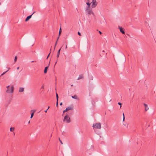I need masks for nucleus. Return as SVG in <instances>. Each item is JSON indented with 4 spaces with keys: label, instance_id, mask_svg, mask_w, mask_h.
<instances>
[{
    "label": "nucleus",
    "instance_id": "obj_3",
    "mask_svg": "<svg viewBox=\"0 0 156 156\" xmlns=\"http://www.w3.org/2000/svg\"><path fill=\"white\" fill-rule=\"evenodd\" d=\"M63 121L66 122L67 123H68L70 122V118L68 117L67 115H66L65 116L63 119Z\"/></svg>",
    "mask_w": 156,
    "mask_h": 156
},
{
    "label": "nucleus",
    "instance_id": "obj_2",
    "mask_svg": "<svg viewBox=\"0 0 156 156\" xmlns=\"http://www.w3.org/2000/svg\"><path fill=\"white\" fill-rule=\"evenodd\" d=\"M93 129H100L101 128V124L100 123H96L93 125Z\"/></svg>",
    "mask_w": 156,
    "mask_h": 156
},
{
    "label": "nucleus",
    "instance_id": "obj_9",
    "mask_svg": "<svg viewBox=\"0 0 156 156\" xmlns=\"http://www.w3.org/2000/svg\"><path fill=\"white\" fill-rule=\"evenodd\" d=\"M73 105H71L70 106H69L68 107L66 108H67V110H72L73 109Z\"/></svg>",
    "mask_w": 156,
    "mask_h": 156
},
{
    "label": "nucleus",
    "instance_id": "obj_22",
    "mask_svg": "<svg viewBox=\"0 0 156 156\" xmlns=\"http://www.w3.org/2000/svg\"><path fill=\"white\" fill-rule=\"evenodd\" d=\"M68 111V110H67V108H66V109L64 110V111H63V114H64V113H65L66 112H67ZM63 114H62V115H63Z\"/></svg>",
    "mask_w": 156,
    "mask_h": 156
},
{
    "label": "nucleus",
    "instance_id": "obj_31",
    "mask_svg": "<svg viewBox=\"0 0 156 156\" xmlns=\"http://www.w3.org/2000/svg\"><path fill=\"white\" fill-rule=\"evenodd\" d=\"M99 33L100 34H102V33H101V31H99Z\"/></svg>",
    "mask_w": 156,
    "mask_h": 156
},
{
    "label": "nucleus",
    "instance_id": "obj_33",
    "mask_svg": "<svg viewBox=\"0 0 156 156\" xmlns=\"http://www.w3.org/2000/svg\"><path fill=\"white\" fill-rule=\"evenodd\" d=\"M9 86H7L6 88L8 89H9L8 88H9Z\"/></svg>",
    "mask_w": 156,
    "mask_h": 156
},
{
    "label": "nucleus",
    "instance_id": "obj_14",
    "mask_svg": "<svg viewBox=\"0 0 156 156\" xmlns=\"http://www.w3.org/2000/svg\"><path fill=\"white\" fill-rule=\"evenodd\" d=\"M61 50V48L58 51L57 54V58H58L59 57V55H60V52Z\"/></svg>",
    "mask_w": 156,
    "mask_h": 156
},
{
    "label": "nucleus",
    "instance_id": "obj_37",
    "mask_svg": "<svg viewBox=\"0 0 156 156\" xmlns=\"http://www.w3.org/2000/svg\"><path fill=\"white\" fill-rule=\"evenodd\" d=\"M19 69V67H18L17 68V69Z\"/></svg>",
    "mask_w": 156,
    "mask_h": 156
},
{
    "label": "nucleus",
    "instance_id": "obj_32",
    "mask_svg": "<svg viewBox=\"0 0 156 156\" xmlns=\"http://www.w3.org/2000/svg\"><path fill=\"white\" fill-rule=\"evenodd\" d=\"M62 105V102H61V103H60V105Z\"/></svg>",
    "mask_w": 156,
    "mask_h": 156
},
{
    "label": "nucleus",
    "instance_id": "obj_16",
    "mask_svg": "<svg viewBox=\"0 0 156 156\" xmlns=\"http://www.w3.org/2000/svg\"><path fill=\"white\" fill-rule=\"evenodd\" d=\"M72 98H74V99H77V97L76 95H74L73 96H72Z\"/></svg>",
    "mask_w": 156,
    "mask_h": 156
},
{
    "label": "nucleus",
    "instance_id": "obj_4",
    "mask_svg": "<svg viewBox=\"0 0 156 156\" xmlns=\"http://www.w3.org/2000/svg\"><path fill=\"white\" fill-rule=\"evenodd\" d=\"M14 87L13 86H11V89H8L6 90V92L8 93H12L13 91Z\"/></svg>",
    "mask_w": 156,
    "mask_h": 156
},
{
    "label": "nucleus",
    "instance_id": "obj_35",
    "mask_svg": "<svg viewBox=\"0 0 156 156\" xmlns=\"http://www.w3.org/2000/svg\"><path fill=\"white\" fill-rule=\"evenodd\" d=\"M48 110V109H47L45 111H44L45 112H47V110Z\"/></svg>",
    "mask_w": 156,
    "mask_h": 156
},
{
    "label": "nucleus",
    "instance_id": "obj_42",
    "mask_svg": "<svg viewBox=\"0 0 156 156\" xmlns=\"http://www.w3.org/2000/svg\"><path fill=\"white\" fill-rule=\"evenodd\" d=\"M49 107H50L49 106H48V108L47 109H48L49 108Z\"/></svg>",
    "mask_w": 156,
    "mask_h": 156
},
{
    "label": "nucleus",
    "instance_id": "obj_25",
    "mask_svg": "<svg viewBox=\"0 0 156 156\" xmlns=\"http://www.w3.org/2000/svg\"><path fill=\"white\" fill-rule=\"evenodd\" d=\"M59 141L62 144H63V143L62 142V141L61 140L60 138H59Z\"/></svg>",
    "mask_w": 156,
    "mask_h": 156
},
{
    "label": "nucleus",
    "instance_id": "obj_13",
    "mask_svg": "<svg viewBox=\"0 0 156 156\" xmlns=\"http://www.w3.org/2000/svg\"><path fill=\"white\" fill-rule=\"evenodd\" d=\"M24 90V88H23L20 87L19 90V92H23Z\"/></svg>",
    "mask_w": 156,
    "mask_h": 156
},
{
    "label": "nucleus",
    "instance_id": "obj_26",
    "mask_svg": "<svg viewBox=\"0 0 156 156\" xmlns=\"http://www.w3.org/2000/svg\"><path fill=\"white\" fill-rule=\"evenodd\" d=\"M57 41H57H57H56V43H55V46L54 48V49H55V46H56V44H57Z\"/></svg>",
    "mask_w": 156,
    "mask_h": 156
},
{
    "label": "nucleus",
    "instance_id": "obj_12",
    "mask_svg": "<svg viewBox=\"0 0 156 156\" xmlns=\"http://www.w3.org/2000/svg\"><path fill=\"white\" fill-rule=\"evenodd\" d=\"M83 74H81L79 75V76L77 80H79L81 79H83Z\"/></svg>",
    "mask_w": 156,
    "mask_h": 156
},
{
    "label": "nucleus",
    "instance_id": "obj_8",
    "mask_svg": "<svg viewBox=\"0 0 156 156\" xmlns=\"http://www.w3.org/2000/svg\"><path fill=\"white\" fill-rule=\"evenodd\" d=\"M144 105L145 106V111H147L148 110L149 108L148 107L147 105V104H146L144 103Z\"/></svg>",
    "mask_w": 156,
    "mask_h": 156
},
{
    "label": "nucleus",
    "instance_id": "obj_1",
    "mask_svg": "<svg viewBox=\"0 0 156 156\" xmlns=\"http://www.w3.org/2000/svg\"><path fill=\"white\" fill-rule=\"evenodd\" d=\"M85 11L88 15H92L93 16H95V14L92 9H90V8H86Z\"/></svg>",
    "mask_w": 156,
    "mask_h": 156
},
{
    "label": "nucleus",
    "instance_id": "obj_48",
    "mask_svg": "<svg viewBox=\"0 0 156 156\" xmlns=\"http://www.w3.org/2000/svg\"><path fill=\"white\" fill-rule=\"evenodd\" d=\"M0 4H1V3H0Z\"/></svg>",
    "mask_w": 156,
    "mask_h": 156
},
{
    "label": "nucleus",
    "instance_id": "obj_46",
    "mask_svg": "<svg viewBox=\"0 0 156 156\" xmlns=\"http://www.w3.org/2000/svg\"><path fill=\"white\" fill-rule=\"evenodd\" d=\"M52 135H51V136H50L51 137Z\"/></svg>",
    "mask_w": 156,
    "mask_h": 156
},
{
    "label": "nucleus",
    "instance_id": "obj_36",
    "mask_svg": "<svg viewBox=\"0 0 156 156\" xmlns=\"http://www.w3.org/2000/svg\"><path fill=\"white\" fill-rule=\"evenodd\" d=\"M57 60L56 62L55 63V65H56V63H57Z\"/></svg>",
    "mask_w": 156,
    "mask_h": 156
},
{
    "label": "nucleus",
    "instance_id": "obj_10",
    "mask_svg": "<svg viewBox=\"0 0 156 156\" xmlns=\"http://www.w3.org/2000/svg\"><path fill=\"white\" fill-rule=\"evenodd\" d=\"M49 64L50 63H49L48 66H46L45 67L44 69V73H47V72L48 68L49 65Z\"/></svg>",
    "mask_w": 156,
    "mask_h": 156
},
{
    "label": "nucleus",
    "instance_id": "obj_34",
    "mask_svg": "<svg viewBox=\"0 0 156 156\" xmlns=\"http://www.w3.org/2000/svg\"><path fill=\"white\" fill-rule=\"evenodd\" d=\"M59 36H58V37L57 38V41H58V39L59 38Z\"/></svg>",
    "mask_w": 156,
    "mask_h": 156
},
{
    "label": "nucleus",
    "instance_id": "obj_28",
    "mask_svg": "<svg viewBox=\"0 0 156 156\" xmlns=\"http://www.w3.org/2000/svg\"><path fill=\"white\" fill-rule=\"evenodd\" d=\"M44 88V85H43L41 87V89H43Z\"/></svg>",
    "mask_w": 156,
    "mask_h": 156
},
{
    "label": "nucleus",
    "instance_id": "obj_5",
    "mask_svg": "<svg viewBox=\"0 0 156 156\" xmlns=\"http://www.w3.org/2000/svg\"><path fill=\"white\" fill-rule=\"evenodd\" d=\"M91 3L92 4V8L95 7L97 5V3L96 0H92Z\"/></svg>",
    "mask_w": 156,
    "mask_h": 156
},
{
    "label": "nucleus",
    "instance_id": "obj_17",
    "mask_svg": "<svg viewBox=\"0 0 156 156\" xmlns=\"http://www.w3.org/2000/svg\"><path fill=\"white\" fill-rule=\"evenodd\" d=\"M62 32V30L61 29V28H60L59 30V36H60Z\"/></svg>",
    "mask_w": 156,
    "mask_h": 156
},
{
    "label": "nucleus",
    "instance_id": "obj_20",
    "mask_svg": "<svg viewBox=\"0 0 156 156\" xmlns=\"http://www.w3.org/2000/svg\"><path fill=\"white\" fill-rule=\"evenodd\" d=\"M56 100L57 101H58V94L56 93Z\"/></svg>",
    "mask_w": 156,
    "mask_h": 156
},
{
    "label": "nucleus",
    "instance_id": "obj_40",
    "mask_svg": "<svg viewBox=\"0 0 156 156\" xmlns=\"http://www.w3.org/2000/svg\"><path fill=\"white\" fill-rule=\"evenodd\" d=\"M102 52H105V51H104V50H103V51H102Z\"/></svg>",
    "mask_w": 156,
    "mask_h": 156
},
{
    "label": "nucleus",
    "instance_id": "obj_43",
    "mask_svg": "<svg viewBox=\"0 0 156 156\" xmlns=\"http://www.w3.org/2000/svg\"><path fill=\"white\" fill-rule=\"evenodd\" d=\"M34 62V61H31V62Z\"/></svg>",
    "mask_w": 156,
    "mask_h": 156
},
{
    "label": "nucleus",
    "instance_id": "obj_7",
    "mask_svg": "<svg viewBox=\"0 0 156 156\" xmlns=\"http://www.w3.org/2000/svg\"><path fill=\"white\" fill-rule=\"evenodd\" d=\"M119 28L120 29V31L122 34H125V32L124 30H123V29L121 27H120L119 26Z\"/></svg>",
    "mask_w": 156,
    "mask_h": 156
},
{
    "label": "nucleus",
    "instance_id": "obj_15",
    "mask_svg": "<svg viewBox=\"0 0 156 156\" xmlns=\"http://www.w3.org/2000/svg\"><path fill=\"white\" fill-rule=\"evenodd\" d=\"M86 4L88 5L86 8H90V5L91 4V3H90L88 2H86Z\"/></svg>",
    "mask_w": 156,
    "mask_h": 156
},
{
    "label": "nucleus",
    "instance_id": "obj_21",
    "mask_svg": "<svg viewBox=\"0 0 156 156\" xmlns=\"http://www.w3.org/2000/svg\"><path fill=\"white\" fill-rule=\"evenodd\" d=\"M10 69V68H8V70H7V71H6V72H4L1 75V76H2L5 73H6L7 72H8L9 70Z\"/></svg>",
    "mask_w": 156,
    "mask_h": 156
},
{
    "label": "nucleus",
    "instance_id": "obj_30",
    "mask_svg": "<svg viewBox=\"0 0 156 156\" xmlns=\"http://www.w3.org/2000/svg\"><path fill=\"white\" fill-rule=\"evenodd\" d=\"M125 120V117H124H124H123V121H124Z\"/></svg>",
    "mask_w": 156,
    "mask_h": 156
},
{
    "label": "nucleus",
    "instance_id": "obj_23",
    "mask_svg": "<svg viewBox=\"0 0 156 156\" xmlns=\"http://www.w3.org/2000/svg\"><path fill=\"white\" fill-rule=\"evenodd\" d=\"M118 104L120 105V108H121L122 107V103L120 102H118Z\"/></svg>",
    "mask_w": 156,
    "mask_h": 156
},
{
    "label": "nucleus",
    "instance_id": "obj_44",
    "mask_svg": "<svg viewBox=\"0 0 156 156\" xmlns=\"http://www.w3.org/2000/svg\"><path fill=\"white\" fill-rule=\"evenodd\" d=\"M48 57H49V56H48L46 58H47V59H48Z\"/></svg>",
    "mask_w": 156,
    "mask_h": 156
},
{
    "label": "nucleus",
    "instance_id": "obj_38",
    "mask_svg": "<svg viewBox=\"0 0 156 156\" xmlns=\"http://www.w3.org/2000/svg\"><path fill=\"white\" fill-rule=\"evenodd\" d=\"M67 48V45H66V49Z\"/></svg>",
    "mask_w": 156,
    "mask_h": 156
},
{
    "label": "nucleus",
    "instance_id": "obj_18",
    "mask_svg": "<svg viewBox=\"0 0 156 156\" xmlns=\"http://www.w3.org/2000/svg\"><path fill=\"white\" fill-rule=\"evenodd\" d=\"M14 127H11L10 128V131H14Z\"/></svg>",
    "mask_w": 156,
    "mask_h": 156
},
{
    "label": "nucleus",
    "instance_id": "obj_41",
    "mask_svg": "<svg viewBox=\"0 0 156 156\" xmlns=\"http://www.w3.org/2000/svg\"><path fill=\"white\" fill-rule=\"evenodd\" d=\"M123 117L124 116V113H123Z\"/></svg>",
    "mask_w": 156,
    "mask_h": 156
},
{
    "label": "nucleus",
    "instance_id": "obj_47",
    "mask_svg": "<svg viewBox=\"0 0 156 156\" xmlns=\"http://www.w3.org/2000/svg\"><path fill=\"white\" fill-rule=\"evenodd\" d=\"M106 54H107V53H105V55H106Z\"/></svg>",
    "mask_w": 156,
    "mask_h": 156
},
{
    "label": "nucleus",
    "instance_id": "obj_27",
    "mask_svg": "<svg viewBox=\"0 0 156 156\" xmlns=\"http://www.w3.org/2000/svg\"><path fill=\"white\" fill-rule=\"evenodd\" d=\"M58 101H57L56 104V105L57 107L58 106Z\"/></svg>",
    "mask_w": 156,
    "mask_h": 156
},
{
    "label": "nucleus",
    "instance_id": "obj_19",
    "mask_svg": "<svg viewBox=\"0 0 156 156\" xmlns=\"http://www.w3.org/2000/svg\"><path fill=\"white\" fill-rule=\"evenodd\" d=\"M56 100L57 101H58V94L56 93Z\"/></svg>",
    "mask_w": 156,
    "mask_h": 156
},
{
    "label": "nucleus",
    "instance_id": "obj_11",
    "mask_svg": "<svg viewBox=\"0 0 156 156\" xmlns=\"http://www.w3.org/2000/svg\"><path fill=\"white\" fill-rule=\"evenodd\" d=\"M31 112H33L31 114V117H30V118L31 119L33 117L34 115V114L35 112V110H31Z\"/></svg>",
    "mask_w": 156,
    "mask_h": 156
},
{
    "label": "nucleus",
    "instance_id": "obj_29",
    "mask_svg": "<svg viewBox=\"0 0 156 156\" xmlns=\"http://www.w3.org/2000/svg\"><path fill=\"white\" fill-rule=\"evenodd\" d=\"M78 34L80 36H81V33L80 32H78Z\"/></svg>",
    "mask_w": 156,
    "mask_h": 156
},
{
    "label": "nucleus",
    "instance_id": "obj_45",
    "mask_svg": "<svg viewBox=\"0 0 156 156\" xmlns=\"http://www.w3.org/2000/svg\"><path fill=\"white\" fill-rule=\"evenodd\" d=\"M30 121H29V122H28V123H30Z\"/></svg>",
    "mask_w": 156,
    "mask_h": 156
},
{
    "label": "nucleus",
    "instance_id": "obj_24",
    "mask_svg": "<svg viewBox=\"0 0 156 156\" xmlns=\"http://www.w3.org/2000/svg\"><path fill=\"white\" fill-rule=\"evenodd\" d=\"M17 60V56H15V59H14V61L15 62Z\"/></svg>",
    "mask_w": 156,
    "mask_h": 156
},
{
    "label": "nucleus",
    "instance_id": "obj_39",
    "mask_svg": "<svg viewBox=\"0 0 156 156\" xmlns=\"http://www.w3.org/2000/svg\"><path fill=\"white\" fill-rule=\"evenodd\" d=\"M50 53H49V54L48 55V56H49V55H50Z\"/></svg>",
    "mask_w": 156,
    "mask_h": 156
},
{
    "label": "nucleus",
    "instance_id": "obj_6",
    "mask_svg": "<svg viewBox=\"0 0 156 156\" xmlns=\"http://www.w3.org/2000/svg\"><path fill=\"white\" fill-rule=\"evenodd\" d=\"M35 12H34L33 13H32L31 15H30L28 16L26 19L25 20V21L26 22L33 15V14Z\"/></svg>",
    "mask_w": 156,
    "mask_h": 156
}]
</instances>
